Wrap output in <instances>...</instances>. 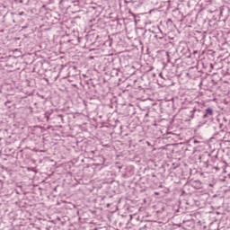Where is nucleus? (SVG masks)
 I'll list each match as a JSON object with an SVG mask.
<instances>
[{
    "mask_svg": "<svg viewBox=\"0 0 230 230\" xmlns=\"http://www.w3.org/2000/svg\"><path fill=\"white\" fill-rule=\"evenodd\" d=\"M154 37L156 39V40H164V33H163L161 29H158V32H156Z\"/></svg>",
    "mask_w": 230,
    "mask_h": 230,
    "instance_id": "obj_4",
    "label": "nucleus"
},
{
    "mask_svg": "<svg viewBox=\"0 0 230 230\" xmlns=\"http://www.w3.org/2000/svg\"><path fill=\"white\" fill-rule=\"evenodd\" d=\"M153 177H155V174H153Z\"/></svg>",
    "mask_w": 230,
    "mask_h": 230,
    "instance_id": "obj_27",
    "label": "nucleus"
},
{
    "mask_svg": "<svg viewBox=\"0 0 230 230\" xmlns=\"http://www.w3.org/2000/svg\"><path fill=\"white\" fill-rule=\"evenodd\" d=\"M92 154H94V151H92Z\"/></svg>",
    "mask_w": 230,
    "mask_h": 230,
    "instance_id": "obj_25",
    "label": "nucleus"
},
{
    "mask_svg": "<svg viewBox=\"0 0 230 230\" xmlns=\"http://www.w3.org/2000/svg\"><path fill=\"white\" fill-rule=\"evenodd\" d=\"M20 15H24V13H22H22H20Z\"/></svg>",
    "mask_w": 230,
    "mask_h": 230,
    "instance_id": "obj_21",
    "label": "nucleus"
},
{
    "mask_svg": "<svg viewBox=\"0 0 230 230\" xmlns=\"http://www.w3.org/2000/svg\"><path fill=\"white\" fill-rule=\"evenodd\" d=\"M225 141H230V132H227V129H226L225 133Z\"/></svg>",
    "mask_w": 230,
    "mask_h": 230,
    "instance_id": "obj_8",
    "label": "nucleus"
},
{
    "mask_svg": "<svg viewBox=\"0 0 230 230\" xmlns=\"http://www.w3.org/2000/svg\"><path fill=\"white\" fill-rule=\"evenodd\" d=\"M7 103H10V102H4V105H7Z\"/></svg>",
    "mask_w": 230,
    "mask_h": 230,
    "instance_id": "obj_20",
    "label": "nucleus"
},
{
    "mask_svg": "<svg viewBox=\"0 0 230 230\" xmlns=\"http://www.w3.org/2000/svg\"><path fill=\"white\" fill-rule=\"evenodd\" d=\"M193 141L195 144L199 143V141H197V139H194Z\"/></svg>",
    "mask_w": 230,
    "mask_h": 230,
    "instance_id": "obj_18",
    "label": "nucleus"
},
{
    "mask_svg": "<svg viewBox=\"0 0 230 230\" xmlns=\"http://www.w3.org/2000/svg\"><path fill=\"white\" fill-rule=\"evenodd\" d=\"M197 112H200V110H197L196 108H194L192 111H190V115H189V118L190 119H193L195 118V114H197Z\"/></svg>",
    "mask_w": 230,
    "mask_h": 230,
    "instance_id": "obj_6",
    "label": "nucleus"
},
{
    "mask_svg": "<svg viewBox=\"0 0 230 230\" xmlns=\"http://www.w3.org/2000/svg\"><path fill=\"white\" fill-rule=\"evenodd\" d=\"M151 33H153L154 35H156L157 32H155L150 29L148 31H145V32L143 33L144 40H146L147 37H152Z\"/></svg>",
    "mask_w": 230,
    "mask_h": 230,
    "instance_id": "obj_5",
    "label": "nucleus"
},
{
    "mask_svg": "<svg viewBox=\"0 0 230 230\" xmlns=\"http://www.w3.org/2000/svg\"><path fill=\"white\" fill-rule=\"evenodd\" d=\"M147 42H150V38L147 39Z\"/></svg>",
    "mask_w": 230,
    "mask_h": 230,
    "instance_id": "obj_23",
    "label": "nucleus"
},
{
    "mask_svg": "<svg viewBox=\"0 0 230 230\" xmlns=\"http://www.w3.org/2000/svg\"><path fill=\"white\" fill-rule=\"evenodd\" d=\"M113 71L115 72V75L118 76L119 70L118 69H113Z\"/></svg>",
    "mask_w": 230,
    "mask_h": 230,
    "instance_id": "obj_11",
    "label": "nucleus"
},
{
    "mask_svg": "<svg viewBox=\"0 0 230 230\" xmlns=\"http://www.w3.org/2000/svg\"><path fill=\"white\" fill-rule=\"evenodd\" d=\"M159 76H161V78H163V73H160V74H159Z\"/></svg>",
    "mask_w": 230,
    "mask_h": 230,
    "instance_id": "obj_17",
    "label": "nucleus"
},
{
    "mask_svg": "<svg viewBox=\"0 0 230 230\" xmlns=\"http://www.w3.org/2000/svg\"><path fill=\"white\" fill-rule=\"evenodd\" d=\"M45 118H47V119H49V117L48 116V112L45 113Z\"/></svg>",
    "mask_w": 230,
    "mask_h": 230,
    "instance_id": "obj_13",
    "label": "nucleus"
},
{
    "mask_svg": "<svg viewBox=\"0 0 230 230\" xmlns=\"http://www.w3.org/2000/svg\"><path fill=\"white\" fill-rule=\"evenodd\" d=\"M147 1L148 3L153 4V6H157V4H159V0H147Z\"/></svg>",
    "mask_w": 230,
    "mask_h": 230,
    "instance_id": "obj_7",
    "label": "nucleus"
},
{
    "mask_svg": "<svg viewBox=\"0 0 230 230\" xmlns=\"http://www.w3.org/2000/svg\"><path fill=\"white\" fill-rule=\"evenodd\" d=\"M210 69H213V64H210Z\"/></svg>",
    "mask_w": 230,
    "mask_h": 230,
    "instance_id": "obj_19",
    "label": "nucleus"
},
{
    "mask_svg": "<svg viewBox=\"0 0 230 230\" xmlns=\"http://www.w3.org/2000/svg\"><path fill=\"white\" fill-rule=\"evenodd\" d=\"M57 119H61V121H64V115H62V114H58V115H57Z\"/></svg>",
    "mask_w": 230,
    "mask_h": 230,
    "instance_id": "obj_9",
    "label": "nucleus"
},
{
    "mask_svg": "<svg viewBox=\"0 0 230 230\" xmlns=\"http://www.w3.org/2000/svg\"><path fill=\"white\" fill-rule=\"evenodd\" d=\"M224 128H225V127H224V124L220 123V124H219V128H220V130L224 129Z\"/></svg>",
    "mask_w": 230,
    "mask_h": 230,
    "instance_id": "obj_10",
    "label": "nucleus"
},
{
    "mask_svg": "<svg viewBox=\"0 0 230 230\" xmlns=\"http://www.w3.org/2000/svg\"><path fill=\"white\" fill-rule=\"evenodd\" d=\"M167 57H170V56L168 55V52H167Z\"/></svg>",
    "mask_w": 230,
    "mask_h": 230,
    "instance_id": "obj_26",
    "label": "nucleus"
},
{
    "mask_svg": "<svg viewBox=\"0 0 230 230\" xmlns=\"http://www.w3.org/2000/svg\"><path fill=\"white\" fill-rule=\"evenodd\" d=\"M75 35H73L70 40H75Z\"/></svg>",
    "mask_w": 230,
    "mask_h": 230,
    "instance_id": "obj_15",
    "label": "nucleus"
},
{
    "mask_svg": "<svg viewBox=\"0 0 230 230\" xmlns=\"http://www.w3.org/2000/svg\"><path fill=\"white\" fill-rule=\"evenodd\" d=\"M224 121H227V119L226 118H223Z\"/></svg>",
    "mask_w": 230,
    "mask_h": 230,
    "instance_id": "obj_22",
    "label": "nucleus"
},
{
    "mask_svg": "<svg viewBox=\"0 0 230 230\" xmlns=\"http://www.w3.org/2000/svg\"><path fill=\"white\" fill-rule=\"evenodd\" d=\"M26 28H28V25L22 26V30H26Z\"/></svg>",
    "mask_w": 230,
    "mask_h": 230,
    "instance_id": "obj_12",
    "label": "nucleus"
},
{
    "mask_svg": "<svg viewBox=\"0 0 230 230\" xmlns=\"http://www.w3.org/2000/svg\"><path fill=\"white\" fill-rule=\"evenodd\" d=\"M226 128H227L225 126L223 129H220L218 132H216L214 134V137H216V139H218V141H225Z\"/></svg>",
    "mask_w": 230,
    "mask_h": 230,
    "instance_id": "obj_2",
    "label": "nucleus"
},
{
    "mask_svg": "<svg viewBox=\"0 0 230 230\" xmlns=\"http://www.w3.org/2000/svg\"><path fill=\"white\" fill-rule=\"evenodd\" d=\"M167 62H170V59H167Z\"/></svg>",
    "mask_w": 230,
    "mask_h": 230,
    "instance_id": "obj_24",
    "label": "nucleus"
},
{
    "mask_svg": "<svg viewBox=\"0 0 230 230\" xmlns=\"http://www.w3.org/2000/svg\"><path fill=\"white\" fill-rule=\"evenodd\" d=\"M215 114V111H213V108L208 107L205 110V112L202 115V119L199 122L198 127H203V125H207V123H212L213 121V116Z\"/></svg>",
    "mask_w": 230,
    "mask_h": 230,
    "instance_id": "obj_1",
    "label": "nucleus"
},
{
    "mask_svg": "<svg viewBox=\"0 0 230 230\" xmlns=\"http://www.w3.org/2000/svg\"><path fill=\"white\" fill-rule=\"evenodd\" d=\"M129 13H131V15H133L134 19H136V14H134L133 13L129 12Z\"/></svg>",
    "mask_w": 230,
    "mask_h": 230,
    "instance_id": "obj_14",
    "label": "nucleus"
},
{
    "mask_svg": "<svg viewBox=\"0 0 230 230\" xmlns=\"http://www.w3.org/2000/svg\"><path fill=\"white\" fill-rule=\"evenodd\" d=\"M82 40L80 37H74V40H68L67 42L73 46H78Z\"/></svg>",
    "mask_w": 230,
    "mask_h": 230,
    "instance_id": "obj_3",
    "label": "nucleus"
},
{
    "mask_svg": "<svg viewBox=\"0 0 230 230\" xmlns=\"http://www.w3.org/2000/svg\"><path fill=\"white\" fill-rule=\"evenodd\" d=\"M197 53H198L197 50H194V51H193V54H194V55H197Z\"/></svg>",
    "mask_w": 230,
    "mask_h": 230,
    "instance_id": "obj_16",
    "label": "nucleus"
}]
</instances>
